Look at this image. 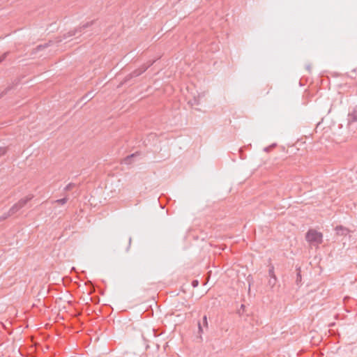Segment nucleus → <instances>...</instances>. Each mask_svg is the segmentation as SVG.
<instances>
[{
    "label": "nucleus",
    "instance_id": "1",
    "mask_svg": "<svg viewBox=\"0 0 357 357\" xmlns=\"http://www.w3.org/2000/svg\"><path fill=\"white\" fill-rule=\"evenodd\" d=\"M93 23L94 21L88 22L80 26L76 27L73 30L69 31L68 33H64L62 36H59L58 42H61L63 40L67 39L69 37L74 36L77 33H81L84 31V29L91 26Z\"/></svg>",
    "mask_w": 357,
    "mask_h": 357
},
{
    "label": "nucleus",
    "instance_id": "2",
    "mask_svg": "<svg viewBox=\"0 0 357 357\" xmlns=\"http://www.w3.org/2000/svg\"><path fill=\"white\" fill-rule=\"evenodd\" d=\"M305 238L309 243L318 245L323 241V234L314 229H310L306 233Z\"/></svg>",
    "mask_w": 357,
    "mask_h": 357
},
{
    "label": "nucleus",
    "instance_id": "3",
    "mask_svg": "<svg viewBox=\"0 0 357 357\" xmlns=\"http://www.w3.org/2000/svg\"><path fill=\"white\" fill-rule=\"evenodd\" d=\"M153 62H151L148 65L143 64L139 68L133 70L132 73H130V74H128L127 76L125 77V78L121 84L127 83L131 79L139 76L143 73H144L153 64Z\"/></svg>",
    "mask_w": 357,
    "mask_h": 357
},
{
    "label": "nucleus",
    "instance_id": "4",
    "mask_svg": "<svg viewBox=\"0 0 357 357\" xmlns=\"http://www.w3.org/2000/svg\"><path fill=\"white\" fill-rule=\"evenodd\" d=\"M198 334L197 338L200 339V340H202V335L205 333V331H208V324L207 321V317L206 315H204L202 318V321H198Z\"/></svg>",
    "mask_w": 357,
    "mask_h": 357
},
{
    "label": "nucleus",
    "instance_id": "5",
    "mask_svg": "<svg viewBox=\"0 0 357 357\" xmlns=\"http://www.w3.org/2000/svg\"><path fill=\"white\" fill-rule=\"evenodd\" d=\"M354 123H357V105L349 112L347 116V127L350 129Z\"/></svg>",
    "mask_w": 357,
    "mask_h": 357
},
{
    "label": "nucleus",
    "instance_id": "6",
    "mask_svg": "<svg viewBox=\"0 0 357 357\" xmlns=\"http://www.w3.org/2000/svg\"><path fill=\"white\" fill-rule=\"evenodd\" d=\"M33 195H28V196L20 199L16 204H17L19 208H22L23 207H24L26 206V204L29 201H31L33 199Z\"/></svg>",
    "mask_w": 357,
    "mask_h": 357
},
{
    "label": "nucleus",
    "instance_id": "7",
    "mask_svg": "<svg viewBox=\"0 0 357 357\" xmlns=\"http://www.w3.org/2000/svg\"><path fill=\"white\" fill-rule=\"evenodd\" d=\"M336 234L340 236H347L349 234V229L342 225L337 226L335 229Z\"/></svg>",
    "mask_w": 357,
    "mask_h": 357
},
{
    "label": "nucleus",
    "instance_id": "8",
    "mask_svg": "<svg viewBox=\"0 0 357 357\" xmlns=\"http://www.w3.org/2000/svg\"><path fill=\"white\" fill-rule=\"evenodd\" d=\"M52 43V40H50L48 43H46L45 44L39 45H38L35 49L32 50V54H36V52L41 51L45 48H47L50 46Z\"/></svg>",
    "mask_w": 357,
    "mask_h": 357
},
{
    "label": "nucleus",
    "instance_id": "9",
    "mask_svg": "<svg viewBox=\"0 0 357 357\" xmlns=\"http://www.w3.org/2000/svg\"><path fill=\"white\" fill-rule=\"evenodd\" d=\"M139 155V152H136L135 153H132V154H130L129 155H128L127 157H126L124 158V163L126 164V165H129L132 162V158L135 157L136 155Z\"/></svg>",
    "mask_w": 357,
    "mask_h": 357
},
{
    "label": "nucleus",
    "instance_id": "10",
    "mask_svg": "<svg viewBox=\"0 0 357 357\" xmlns=\"http://www.w3.org/2000/svg\"><path fill=\"white\" fill-rule=\"evenodd\" d=\"M301 267L296 268V283L298 285L301 282L302 277H301Z\"/></svg>",
    "mask_w": 357,
    "mask_h": 357
},
{
    "label": "nucleus",
    "instance_id": "11",
    "mask_svg": "<svg viewBox=\"0 0 357 357\" xmlns=\"http://www.w3.org/2000/svg\"><path fill=\"white\" fill-rule=\"evenodd\" d=\"M21 208L18 207L17 204L15 203L10 209V214H12L13 215L15 214L17 211H19Z\"/></svg>",
    "mask_w": 357,
    "mask_h": 357
},
{
    "label": "nucleus",
    "instance_id": "12",
    "mask_svg": "<svg viewBox=\"0 0 357 357\" xmlns=\"http://www.w3.org/2000/svg\"><path fill=\"white\" fill-rule=\"evenodd\" d=\"M277 282V278L276 276L270 278L268 280V285L271 287H273Z\"/></svg>",
    "mask_w": 357,
    "mask_h": 357
},
{
    "label": "nucleus",
    "instance_id": "13",
    "mask_svg": "<svg viewBox=\"0 0 357 357\" xmlns=\"http://www.w3.org/2000/svg\"><path fill=\"white\" fill-rule=\"evenodd\" d=\"M68 199L66 197H63L62 199H56V200L54 201V202L57 203L59 204L63 205V204H65L68 202Z\"/></svg>",
    "mask_w": 357,
    "mask_h": 357
},
{
    "label": "nucleus",
    "instance_id": "14",
    "mask_svg": "<svg viewBox=\"0 0 357 357\" xmlns=\"http://www.w3.org/2000/svg\"><path fill=\"white\" fill-rule=\"evenodd\" d=\"M10 216H12V214H10V211H8L7 213H5L0 217V222L5 220L6 219H7L8 218H9Z\"/></svg>",
    "mask_w": 357,
    "mask_h": 357
},
{
    "label": "nucleus",
    "instance_id": "15",
    "mask_svg": "<svg viewBox=\"0 0 357 357\" xmlns=\"http://www.w3.org/2000/svg\"><path fill=\"white\" fill-rule=\"evenodd\" d=\"M75 186V184L73 183H68L65 188H64V190L65 191H70Z\"/></svg>",
    "mask_w": 357,
    "mask_h": 357
},
{
    "label": "nucleus",
    "instance_id": "16",
    "mask_svg": "<svg viewBox=\"0 0 357 357\" xmlns=\"http://www.w3.org/2000/svg\"><path fill=\"white\" fill-rule=\"evenodd\" d=\"M268 274L270 278L275 276L274 273V267L273 266H271L268 270Z\"/></svg>",
    "mask_w": 357,
    "mask_h": 357
},
{
    "label": "nucleus",
    "instance_id": "17",
    "mask_svg": "<svg viewBox=\"0 0 357 357\" xmlns=\"http://www.w3.org/2000/svg\"><path fill=\"white\" fill-rule=\"evenodd\" d=\"M9 54V52H6L5 53H3L1 56H0V63L4 61L6 59V58L7 57V56Z\"/></svg>",
    "mask_w": 357,
    "mask_h": 357
},
{
    "label": "nucleus",
    "instance_id": "18",
    "mask_svg": "<svg viewBox=\"0 0 357 357\" xmlns=\"http://www.w3.org/2000/svg\"><path fill=\"white\" fill-rule=\"evenodd\" d=\"M7 152V148L6 147H0V157L1 155H3Z\"/></svg>",
    "mask_w": 357,
    "mask_h": 357
},
{
    "label": "nucleus",
    "instance_id": "19",
    "mask_svg": "<svg viewBox=\"0 0 357 357\" xmlns=\"http://www.w3.org/2000/svg\"><path fill=\"white\" fill-rule=\"evenodd\" d=\"M276 146L275 144H273L272 145L269 146H267V147H265L264 149V151H266V152H269L273 147H275Z\"/></svg>",
    "mask_w": 357,
    "mask_h": 357
},
{
    "label": "nucleus",
    "instance_id": "20",
    "mask_svg": "<svg viewBox=\"0 0 357 357\" xmlns=\"http://www.w3.org/2000/svg\"><path fill=\"white\" fill-rule=\"evenodd\" d=\"M131 243H132V237H131V236H130V237L128 238V245L127 248H126V252H128V251H129V250H130V248Z\"/></svg>",
    "mask_w": 357,
    "mask_h": 357
},
{
    "label": "nucleus",
    "instance_id": "21",
    "mask_svg": "<svg viewBox=\"0 0 357 357\" xmlns=\"http://www.w3.org/2000/svg\"><path fill=\"white\" fill-rule=\"evenodd\" d=\"M142 338H143V340L144 342V344H145V347H146V349H148L149 348V345L148 344V340H146V338L144 336V335H142Z\"/></svg>",
    "mask_w": 357,
    "mask_h": 357
},
{
    "label": "nucleus",
    "instance_id": "22",
    "mask_svg": "<svg viewBox=\"0 0 357 357\" xmlns=\"http://www.w3.org/2000/svg\"><path fill=\"white\" fill-rule=\"evenodd\" d=\"M93 97V92H89L84 97V98H88L89 100L91 99Z\"/></svg>",
    "mask_w": 357,
    "mask_h": 357
},
{
    "label": "nucleus",
    "instance_id": "23",
    "mask_svg": "<svg viewBox=\"0 0 357 357\" xmlns=\"http://www.w3.org/2000/svg\"><path fill=\"white\" fill-rule=\"evenodd\" d=\"M199 285V281L197 280H194L192 281V286L193 287H197Z\"/></svg>",
    "mask_w": 357,
    "mask_h": 357
},
{
    "label": "nucleus",
    "instance_id": "24",
    "mask_svg": "<svg viewBox=\"0 0 357 357\" xmlns=\"http://www.w3.org/2000/svg\"><path fill=\"white\" fill-rule=\"evenodd\" d=\"M193 104H196V105H198L199 102L197 101L196 98L194 99V102H192V105Z\"/></svg>",
    "mask_w": 357,
    "mask_h": 357
},
{
    "label": "nucleus",
    "instance_id": "25",
    "mask_svg": "<svg viewBox=\"0 0 357 357\" xmlns=\"http://www.w3.org/2000/svg\"><path fill=\"white\" fill-rule=\"evenodd\" d=\"M151 333H152V335H153V337H155V336L154 329H153V330H152Z\"/></svg>",
    "mask_w": 357,
    "mask_h": 357
}]
</instances>
